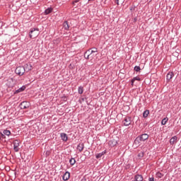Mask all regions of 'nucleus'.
Listing matches in <instances>:
<instances>
[{
    "mask_svg": "<svg viewBox=\"0 0 181 181\" xmlns=\"http://www.w3.org/2000/svg\"><path fill=\"white\" fill-rule=\"evenodd\" d=\"M29 36L30 39H36L39 36V28H32L30 31Z\"/></svg>",
    "mask_w": 181,
    "mask_h": 181,
    "instance_id": "1",
    "label": "nucleus"
},
{
    "mask_svg": "<svg viewBox=\"0 0 181 181\" xmlns=\"http://www.w3.org/2000/svg\"><path fill=\"white\" fill-rule=\"evenodd\" d=\"M15 73L18 76H23L25 74V68L23 66H18L15 70Z\"/></svg>",
    "mask_w": 181,
    "mask_h": 181,
    "instance_id": "2",
    "label": "nucleus"
},
{
    "mask_svg": "<svg viewBox=\"0 0 181 181\" xmlns=\"http://www.w3.org/2000/svg\"><path fill=\"white\" fill-rule=\"evenodd\" d=\"M132 122V118L131 117H126L122 121L123 125L124 127H129Z\"/></svg>",
    "mask_w": 181,
    "mask_h": 181,
    "instance_id": "3",
    "label": "nucleus"
},
{
    "mask_svg": "<svg viewBox=\"0 0 181 181\" xmlns=\"http://www.w3.org/2000/svg\"><path fill=\"white\" fill-rule=\"evenodd\" d=\"M30 107V103L28 101H23L20 104V108L21 110H28Z\"/></svg>",
    "mask_w": 181,
    "mask_h": 181,
    "instance_id": "4",
    "label": "nucleus"
},
{
    "mask_svg": "<svg viewBox=\"0 0 181 181\" xmlns=\"http://www.w3.org/2000/svg\"><path fill=\"white\" fill-rule=\"evenodd\" d=\"M20 144H21V141H19L18 140L13 141V149H14L15 152H19Z\"/></svg>",
    "mask_w": 181,
    "mask_h": 181,
    "instance_id": "5",
    "label": "nucleus"
},
{
    "mask_svg": "<svg viewBox=\"0 0 181 181\" xmlns=\"http://www.w3.org/2000/svg\"><path fill=\"white\" fill-rule=\"evenodd\" d=\"M140 140H141L142 142H145V141H146V139H148V138H149V135H148L147 134H143L140 136H139Z\"/></svg>",
    "mask_w": 181,
    "mask_h": 181,
    "instance_id": "6",
    "label": "nucleus"
},
{
    "mask_svg": "<svg viewBox=\"0 0 181 181\" xmlns=\"http://www.w3.org/2000/svg\"><path fill=\"white\" fill-rule=\"evenodd\" d=\"M23 69L24 71H26L28 73V71H30V70H32V64H25L23 66Z\"/></svg>",
    "mask_w": 181,
    "mask_h": 181,
    "instance_id": "7",
    "label": "nucleus"
},
{
    "mask_svg": "<svg viewBox=\"0 0 181 181\" xmlns=\"http://www.w3.org/2000/svg\"><path fill=\"white\" fill-rule=\"evenodd\" d=\"M5 135H6L7 136H9V135H11V131L9 130H4L3 131V134H1V138L4 139H5Z\"/></svg>",
    "mask_w": 181,
    "mask_h": 181,
    "instance_id": "8",
    "label": "nucleus"
},
{
    "mask_svg": "<svg viewBox=\"0 0 181 181\" xmlns=\"http://www.w3.org/2000/svg\"><path fill=\"white\" fill-rule=\"evenodd\" d=\"M90 50H91V49H89L84 53V58L86 59L87 60H88V59L91 57V53H90Z\"/></svg>",
    "mask_w": 181,
    "mask_h": 181,
    "instance_id": "9",
    "label": "nucleus"
},
{
    "mask_svg": "<svg viewBox=\"0 0 181 181\" xmlns=\"http://www.w3.org/2000/svg\"><path fill=\"white\" fill-rule=\"evenodd\" d=\"M60 136L62 141H64V142H67L69 137L67 136V134L66 133H61Z\"/></svg>",
    "mask_w": 181,
    "mask_h": 181,
    "instance_id": "10",
    "label": "nucleus"
},
{
    "mask_svg": "<svg viewBox=\"0 0 181 181\" xmlns=\"http://www.w3.org/2000/svg\"><path fill=\"white\" fill-rule=\"evenodd\" d=\"M62 179H63V180H64V181H67L69 179H70V173L66 172V173L64 174V175H63V177H62Z\"/></svg>",
    "mask_w": 181,
    "mask_h": 181,
    "instance_id": "11",
    "label": "nucleus"
},
{
    "mask_svg": "<svg viewBox=\"0 0 181 181\" xmlns=\"http://www.w3.org/2000/svg\"><path fill=\"white\" fill-rule=\"evenodd\" d=\"M177 142V136H174L170 139V145H173L174 144H176Z\"/></svg>",
    "mask_w": 181,
    "mask_h": 181,
    "instance_id": "12",
    "label": "nucleus"
},
{
    "mask_svg": "<svg viewBox=\"0 0 181 181\" xmlns=\"http://www.w3.org/2000/svg\"><path fill=\"white\" fill-rule=\"evenodd\" d=\"M134 180L136 181H143L144 180V177L142 175L137 174L134 176Z\"/></svg>",
    "mask_w": 181,
    "mask_h": 181,
    "instance_id": "13",
    "label": "nucleus"
},
{
    "mask_svg": "<svg viewBox=\"0 0 181 181\" xmlns=\"http://www.w3.org/2000/svg\"><path fill=\"white\" fill-rule=\"evenodd\" d=\"M173 76H175L173 72H169L166 76L167 81H169L172 80V78H173Z\"/></svg>",
    "mask_w": 181,
    "mask_h": 181,
    "instance_id": "14",
    "label": "nucleus"
},
{
    "mask_svg": "<svg viewBox=\"0 0 181 181\" xmlns=\"http://www.w3.org/2000/svg\"><path fill=\"white\" fill-rule=\"evenodd\" d=\"M141 142H142V141L141 140L139 136H137L134 140V145H136V146H139V145H141Z\"/></svg>",
    "mask_w": 181,
    "mask_h": 181,
    "instance_id": "15",
    "label": "nucleus"
},
{
    "mask_svg": "<svg viewBox=\"0 0 181 181\" xmlns=\"http://www.w3.org/2000/svg\"><path fill=\"white\" fill-rule=\"evenodd\" d=\"M25 89H26V86H23L21 88H20L18 90H16L15 91L14 94H18L19 93H22V91H25Z\"/></svg>",
    "mask_w": 181,
    "mask_h": 181,
    "instance_id": "16",
    "label": "nucleus"
},
{
    "mask_svg": "<svg viewBox=\"0 0 181 181\" xmlns=\"http://www.w3.org/2000/svg\"><path fill=\"white\" fill-rule=\"evenodd\" d=\"M63 28L65 30H69V29H70V25H69V22L64 21L63 23Z\"/></svg>",
    "mask_w": 181,
    "mask_h": 181,
    "instance_id": "17",
    "label": "nucleus"
},
{
    "mask_svg": "<svg viewBox=\"0 0 181 181\" xmlns=\"http://www.w3.org/2000/svg\"><path fill=\"white\" fill-rule=\"evenodd\" d=\"M77 149L79 152H83V149H84V144H79L77 146Z\"/></svg>",
    "mask_w": 181,
    "mask_h": 181,
    "instance_id": "18",
    "label": "nucleus"
},
{
    "mask_svg": "<svg viewBox=\"0 0 181 181\" xmlns=\"http://www.w3.org/2000/svg\"><path fill=\"white\" fill-rule=\"evenodd\" d=\"M103 155H105V151H103L102 153H99L96 154L95 158H96V159H100V158H103Z\"/></svg>",
    "mask_w": 181,
    "mask_h": 181,
    "instance_id": "19",
    "label": "nucleus"
},
{
    "mask_svg": "<svg viewBox=\"0 0 181 181\" xmlns=\"http://www.w3.org/2000/svg\"><path fill=\"white\" fill-rule=\"evenodd\" d=\"M136 81H141V78H139V76H136V77L133 78V79L132 80V86H134V83Z\"/></svg>",
    "mask_w": 181,
    "mask_h": 181,
    "instance_id": "20",
    "label": "nucleus"
},
{
    "mask_svg": "<svg viewBox=\"0 0 181 181\" xmlns=\"http://www.w3.org/2000/svg\"><path fill=\"white\" fill-rule=\"evenodd\" d=\"M53 11V8H48L45 11V15H49V13H52V12Z\"/></svg>",
    "mask_w": 181,
    "mask_h": 181,
    "instance_id": "21",
    "label": "nucleus"
},
{
    "mask_svg": "<svg viewBox=\"0 0 181 181\" xmlns=\"http://www.w3.org/2000/svg\"><path fill=\"white\" fill-rule=\"evenodd\" d=\"M148 115H149V110H146L143 113V117L144 118H148Z\"/></svg>",
    "mask_w": 181,
    "mask_h": 181,
    "instance_id": "22",
    "label": "nucleus"
},
{
    "mask_svg": "<svg viewBox=\"0 0 181 181\" xmlns=\"http://www.w3.org/2000/svg\"><path fill=\"white\" fill-rule=\"evenodd\" d=\"M78 94H83V93H84V88H83V86L78 87Z\"/></svg>",
    "mask_w": 181,
    "mask_h": 181,
    "instance_id": "23",
    "label": "nucleus"
},
{
    "mask_svg": "<svg viewBox=\"0 0 181 181\" xmlns=\"http://www.w3.org/2000/svg\"><path fill=\"white\" fill-rule=\"evenodd\" d=\"M168 119H169L168 117L163 119L161 121V125H166V122H168Z\"/></svg>",
    "mask_w": 181,
    "mask_h": 181,
    "instance_id": "24",
    "label": "nucleus"
},
{
    "mask_svg": "<svg viewBox=\"0 0 181 181\" xmlns=\"http://www.w3.org/2000/svg\"><path fill=\"white\" fill-rule=\"evenodd\" d=\"M156 177H158V179H160L163 177V174H162L160 172H158L156 174Z\"/></svg>",
    "mask_w": 181,
    "mask_h": 181,
    "instance_id": "25",
    "label": "nucleus"
},
{
    "mask_svg": "<svg viewBox=\"0 0 181 181\" xmlns=\"http://www.w3.org/2000/svg\"><path fill=\"white\" fill-rule=\"evenodd\" d=\"M69 163H70V165H71V166H73V165H75V163H76V159H74V158H71L70 160H69Z\"/></svg>",
    "mask_w": 181,
    "mask_h": 181,
    "instance_id": "26",
    "label": "nucleus"
},
{
    "mask_svg": "<svg viewBox=\"0 0 181 181\" xmlns=\"http://www.w3.org/2000/svg\"><path fill=\"white\" fill-rule=\"evenodd\" d=\"M144 151H141L140 153H138V158H144Z\"/></svg>",
    "mask_w": 181,
    "mask_h": 181,
    "instance_id": "27",
    "label": "nucleus"
},
{
    "mask_svg": "<svg viewBox=\"0 0 181 181\" xmlns=\"http://www.w3.org/2000/svg\"><path fill=\"white\" fill-rule=\"evenodd\" d=\"M97 52H98V49L96 47H93V50L90 53L93 54V53H97Z\"/></svg>",
    "mask_w": 181,
    "mask_h": 181,
    "instance_id": "28",
    "label": "nucleus"
},
{
    "mask_svg": "<svg viewBox=\"0 0 181 181\" xmlns=\"http://www.w3.org/2000/svg\"><path fill=\"white\" fill-rule=\"evenodd\" d=\"M134 71L136 72L141 71V67L138 66H134Z\"/></svg>",
    "mask_w": 181,
    "mask_h": 181,
    "instance_id": "29",
    "label": "nucleus"
},
{
    "mask_svg": "<svg viewBox=\"0 0 181 181\" xmlns=\"http://www.w3.org/2000/svg\"><path fill=\"white\" fill-rule=\"evenodd\" d=\"M148 181H155V179L153 178V177H149Z\"/></svg>",
    "mask_w": 181,
    "mask_h": 181,
    "instance_id": "30",
    "label": "nucleus"
},
{
    "mask_svg": "<svg viewBox=\"0 0 181 181\" xmlns=\"http://www.w3.org/2000/svg\"><path fill=\"white\" fill-rule=\"evenodd\" d=\"M134 10H135V7H132H132L130 8V11H132H132H134Z\"/></svg>",
    "mask_w": 181,
    "mask_h": 181,
    "instance_id": "31",
    "label": "nucleus"
},
{
    "mask_svg": "<svg viewBox=\"0 0 181 181\" xmlns=\"http://www.w3.org/2000/svg\"><path fill=\"white\" fill-rule=\"evenodd\" d=\"M136 21H138V19L136 18H134V22L135 23V22H136Z\"/></svg>",
    "mask_w": 181,
    "mask_h": 181,
    "instance_id": "32",
    "label": "nucleus"
},
{
    "mask_svg": "<svg viewBox=\"0 0 181 181\" xmlns=\"http://www.w3.org/2000/svg\"><path fill=\"white\" fill-rule=\"evenodd\" d=\"M75 2L77 3V2H78V1L76 0V1H75Z\"/></svg>",
    "mask_w": 181,
    "mask_h": 181,
    "instance_id": "33",
    "label": "nucleus"
}]
</instances>
